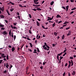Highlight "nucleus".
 <instances>
[{
    "instance_id": "nucleus-1",
    "label": "nucleus",
    "mask_w": 76,
    "mask_h": 76,
    "mask_svg": "<svg viewBox=\"0 0 76 76\" xmlns=\"http://www.w3.org/2000/svg\"><path fill=\"white\" fill-rule=\"evenodd\" d=\"M2 33L3 35H7V33L6 31H4Z\"/></svg>"
},
{
    "instance_id": "nucleus-2",
    "label": "nucleus",
    "mask_w": 76,
    "mask_h": 76,
    "mask_svg": "<svg viewBox=\"0 0 76 76\" xmlns=\"http://www.w3.org/2000/svg\"><path fill=\"white\" fill-rule=\"evenodd\" d=\"M75 73H76V72H75V71H73L72 72V75L73 76H74V75H75Z\"/></svg>"
},
{
    "instance_id": "nucleus-3",
    "label": "nucleus",
    "mask_w": 76,
    "mask_h": 76,
    "mask_svg": "<svg viewBox=\"0 0 76 76\" xmlns=\"http://www.w3.org/2000/svg\"><path fill=\"white\" fill-rule=\"evenodd\" d=\"M69 6H67L66 7V12H67L68 11V10L69 9Z\"/></svg>"
},
{
    "instance_id": "nucleus-4",
    "label": "nucleus",
    "mask_w": 76,
    "mask_h": 76,
    "mask_svg": "<svg viewBox=\"0 0 76 76\" xmlns=\"http://www.w3.org/2000/svg\"><path fill=\"white\" fill-rule=\"evenodd\" d=\"M12 52H13L14 51H15V48L13 47L12 48Z\"/></svg>"
},
{
    "instance_id": "nucleus-5",
    "label": "nucleus",
    "mask_w": 76,
    "mask_h": 76,
    "mask_svg": "<svg viewBox=\"0 0 76 76\" xmlns=\"http://www.w3.org/2000/svg\"><path fill=\"white\" fill-rule=\"evenodd\" d=\"M57 18H61V16L59 15H57L56 16Z\"/></svg>"
},
{
    "instance_id": "nucleus-6",
    "label": "nucleus",
    "mask_w": 76,
    "mask_h": 76,
    "mask_svg": "<svg viewBox=\"0 0 76 76\" xmlns=\"http://www.w3.org/2000/svg\"><path fill=\"white\" fill-rule=\"evenodd\" d=\"M37 10H38V11H39V10H40V11H41V10H42V9H40L39 8H38L37 9Z\"/></svg>"
},
{
    "instance_id": "nucleus-7",
    "label": "nucleus",
    "mask_w": 76,
    "mask_h": 76,
    "mask_svg": "<svg viewBox=\"0 0 76 76\" xmlns=\"http://www.w3.org/2000/svg\"><path fill=\"white\" fill-rule=\"evenodd\" d=\"M0 17H1V18L2 19V18H4V16L3 15H0Z\"/></svg>"
},
{
    "instance_id": "nucleus-8",
    "label": "nucleus",
    "mask_w": 76,
    "mask_h": 76,
    "mask_svg": "<svg viewBox=\"0 0 76 76\" xmlns=\"http://www.w3.org/2000/svg\"><path fill=\"white\" fill-rule=\"evenodd\" d=\"M63 53V52H61L60 53V54L58 53V54L57 56H61V54H62Z\"/></svg>"
},
{
    "instance_id": "nucleus-9",
    "label": "nucleus",
    "mask_w": 76,
    "mask_h": 76,
    "mask_svg": "<svg viewBox=\"0 0 76 76\" xmlns=\"http://www.w3.org/2000/svg\"><path fill=\"white\" fill-rule=\"evenodd\" d=\"M71 61L72 63L71 66H73V60H71Z\"/></svg>"
},
{
    "instance_id": "nucleus-10",
    "label": "nucleus",
    "mask_w": 76,
    "mask_h": 76,
    "mask_svg": "<svg viewBox=\"0 0 76 76\" xmlns=\"http://www.w3.org/2000/svg\"><path fill=\"white\" fill-rule=\"evenodd\" d=\"M65 38V36H64V34L62 37V39H64Z\"/></svg>"
},
{
    "instance_id": "nucleus-11",
    "label": "nucleus",
    "mask_w": 76,
    "mask_h": 76,
    "mask_svg": "<svg viewBox=\"0 0 76 76\" xmlns=\"http://www.w3.org/2000/svg\"><path fill=\"white\" fill-rule=\"evenodd\" d=\"M37 26H39L40 25H39V23L38 22V21L37 22Z\"/></svg>"
},
{
    "instance_id": "nucleus-12",
    "label": "nucleus",
    "mask_w": 76,
    "mask_h": 76,
    "mask_svg": "<svg viewBox=\"0 0 76 76\" xmlns=\"http://www.w3.org/2000/svg\"><path fill=\"white\" fill-rule=\"evenodd\" d=\"M6 11L7 12V13L8 14V15H10V13H9V11L7 10H6Z\"/></svg>"
},
{
    "instance_id": "nucleus-13",
    "label": "nucleus",
    "mask_w": 76,
    "mask_h": 76,
    "mask_svg": "<svg viewBox=\"0 0 76 76\" xmlns=\"http://www.w3.org/2000/svg\"><path fill=\"white\" fill-rule=\"evenodd\" d=\"M48 19H49L50 20H52L53 19V18H50V17H48Z\"/></svg>"
},
{
    "instance_id": "nucleus-14",
    "label": "nucleus",
    "mask_w": 76,
    "mask_h": 76,
    "mask_svg": "<svg viewBox=\"0 0 76 76\" xmlns=\"http://www.w3.org/2000/svg\"><path fill=\"white\" fill-rule=\"evenodd\" d=\"M68 34L69 35H71V31H69V33H68Z\"/></svg>"
},
{
    "instance_id": "nucleus-15",
    "label": "nucleus",
    "mask_w": 76,
    "mask_h": 76,
    "mask_svg": "<svg viewBox=\"0 0 76 76\" xmlns=\"http://www.w3.org/2000/svg\"><path fill=\"white\" fill-rule=\"evenodd\" d=\"M34 1V3H36L37 2V1H38V0H33Z\"/></svg>"
},
{
    "instance_id": "nucleus-16",
    "label": "nucleus",
    "mask_w": 76,
    "mask_h": 76,
    "mask_svg": "<svg viewBox=\"0 0 76 76\" xmlns=\"http://www.w3.org/2000/svg\"><path fill=\"white\" fill-rule=\"evenodd\" d=\"M29 44L30 45L31 47V48H32V47H33V45H32V43H30Z\"/></svg>"
},
{
    "instance_id": "nucleus-17",
    "label": "nucleus",
    "mask_w": 76,
    "mask_h": 76,
    "mask_svg": "<svg viewBox=\"0 0 76 76\" xmlns=\"http://www.w3.org/2000/svg\"><path fill=\"white\" fill-rule=\"evenodd\" d=\"M53 4H54V1H52L50 3V5H52Z\"/></svg>"
},
{
    "instance_id": "nucleus-18",
    "label": "nucleus",
    "mask_w": 76,
    "mask_h": 76,
    "mask_svg": "<svg viewBox=\"0 0 76 76\" xmlns=\"http://www.w3.org/2000/svg\"><path fill=\"white\" fill-rule=\"evenodd\" d=\"M10 3H11V4H12V5H15V4H14V3H13L12 2L10 1V2H9Z\"/></svg>"
},
{
    "instance_id": "nucleus-19",
    "label": "nucleus",
    "mask_w": 76,
    "mask_h": 76,
    "mask_svg": "<svg viewBox=\"0 0 76 76\" xmlns=\"http://www.w3.org/2000/svg\"><path fill=\"white\" fill-rule=\"evenodd\" d=\"M66 54H67V53H66V52H65V53L64 54H63V57H64V56H65V55H66Z\"/></svg>"
},
{
    "instance_id": "nucleus-20",
    "label": "nucleus",
    "mask_w": 76,
    "mask_h": 76,
    "mask_svg": "<svg viewBox=\"0 0 76 76\" xmlns=\"http://www.w3.org/2000/svg\"><path fill=\"white\" fill-rule=\"evenodd\" d=\"M66 23H69L68 22H67L66 21L64 22V24H66Z\"/></svg>"
},
{
    "instance_id": "nucleus-21",
    "label": "nucleus",
    "mask_w": 76,
    "mask_h": 76,
    "mask_svg": "<svg viewBox=\"0 0 76 76\" xmlns=\"http://www.w3.org/2000/svg\"><path fill=\"white\" fill-rule=\"evenodd\" d=\"M13 10H14V8H12V9H10V12H13Z\"/></svg>"
},
{
    "instance_id": "nucleus-22",
    "label": "nucleus",
    "mask_w": 76,
    "mask_h": 76,
    "mask_svg": "<svg viewBox=\"0 0 76 76\" xmlns=\"http://www.w3.org/2000/svg\"><path fill=\"white\" fill-rule=\"evenodd\" d=\"M54 35H55L56 36H57V34L56 33V32H54Z\"/></svg>"
},
{
    "instance_id": "nucleus-23",
    "label": "nucleus",
    "mask_w": 76,
    "mask_h": 76,
    "mask_svg": "<svg viewBox=\"0 0 76 76\" xmlns=\"http://www.w3.org/2000/svg\"><path fill=\"white\" fill-rule=\"evenodd\" d=\"M57 59L58 61H59V56H58V55L57 56Z\"/></svg>"
},
{
    "instance_id": "nucleus-24",
    "label": "nucleus",
    "mask_w": 76,
    "mask_h": 76,
    "mask_svg": "<svg viewBox=\"0 0 76 76\" xmlns=\"http://www.w3.org/2000/svg\"><path fill=\"white\" fill-rule=\"evenodd\" d=\"M63 57H61V56L60 57V59H59V60H61V59H63Z\"/></svg>"
},
{
    "instance_id": "nucleus-25",
    "label": "nucleus",
    "mask_w": 76,
    "mask_h": 76,
    "mask_svg": "<svg viewBox=\"0 0 76 76\" xmlns=\"http://www.w3.org/2000/svg\"><path fill=\"white\" fill-rule=\"evenodd\" d=\"M34 4H39V2H35L34 3Z\"/></svg>"
},
{
    "instance_id": "nucleus-26",
    "label": "nucleus",
    "mask_w": 76,
    "mask_h": 76,
    "mask_svg": "<svg viewBox=\"0 0 76 76\" xmlns=\"http://www.w3.org/2000/svg\"><path fill=\"white\" fill-rule=\"evenodd\" d=\"M55 23H54L53 25H52V27H53V28H54V27L55 26Z\"/></svg>"
},
{
    "instance_id": "nucleus-27",
    "label": "nucleus",
    "mask_w": 76,
    "mask_h": 76,
    "mask_svg": "<svg viewBox=\"0 0 76 76\" xmlns=\"http://www.w3.org/2000/svg\"><path fill=\"white\" fill-rule=\"evenodd\" d=\"M1 26V27H2L3 28V27H4V25H2V24H1V26Z\"/></svg>"
},
{
    "instance_id": "nucleus-28",
    "label": "nucleus",
    "mask_w": 76,
    "mask_h": 76,
    "mask_svg": "<svg viewBox=\"0 0 76 76\" xmlns=\"http://www.w3.org/2000/svg\"><path fill=\"white\" fill-rule=\"evenodd\" d=\"M70 59H71L72 60H73V57H70L69 58Z\"/></svg>"
},
{
    "instance_id": "nucleus-29",
    "label": "nucleus",
    "mask_w": 76,
    "mask_h": 76,
    "mask_svg": "<svg viewBox=\"0 0 76 76\" xmlns=\"http://www.w3.org/2000/svg\"><path fill=\"white\" fill-rule=\"evenodd\" d=\"M1 11H2V12H4V7H2L1 10Z\"/></svg>"
},
{
    "instance_id": "nucleus-30",
    "label": "nucleus",
    "mask_w": 76,
    "mask_h": 76,
    "mask_svg": "<svg viewBox=\"0 0 76 76\" xmlns=\"http://www.w3.org/2000/svg\"><path fill=\"white\" fill-rule=\"evenodd\" d=\"M76 8L75 7L74 8H73L71 9V10H76Z\"/></svg>"
},
{
    "instance_id": "nucleus-31",
    "label": "nucleus",
    "mask_w": 76,
    "mask_h": 76,
    "mask_svg": "<svg viewBox=\"0 0 76 76\" xmlns=\"http://www.w3.org/2000/svg\"><path fill=\"white\" fill-rule=\"evenodd\" d=\"M67 49H65L64 51L63 52V53H66V51H67Z\"/></svg>"
},
{
    "instance_id": "nucleus-32",
    "label": "nucleus",
    "mask_w": 76,
    "mask_h": 76,
    "mask_svg": "<svg viewBox=\"0 0 76 76\" xmlns=\"http://www.w3.org/2000/svg\"><path fill=\"white\" fill-rule=\"evenodd\" d=\"M7 73V70H5V71H4V73Z\"/></svg>"
},
{
    "instance_id": "nucleus-33",
    "label": "nucleus",
    "mask_w": 76,
    "mask_h": 76,
    "mask_svg": "<svg viewBox=\"0 0 76 76\" xmlns=\"http://www.w3.org/2000/svg\"><path fill=\"white\" fill-rule=\"evenodd\" d=\"M7 60H9V56H8V55H7Z\"/></svg>"
},
{
    "instance_id": "nucleus-34",
    "label": "nucleus",
    "mask_w": 76,
    "mask_h": 76,
    "mask_svg": "<svg viewBox=\"0 0 76 76\" xmlns=\"http://www.w3.org/2000/svg\"><path fill=\"white\" fill-rule=\"evenodd\" d=\"M71 66V64H69L68 66V69H69V67H70V66Z\"/></svg>"
},
{
    "instance_id": "nucleus-35",
    "label": "nucleus",
    "mask_w": 76,
    "mask_h": 76,
    "mask_svg": "<svg viewBox=\"0 0 76 76\" xmlns=\"http://www.w3.org/2000/svg\"><path fill=\"white\" fill-rule=\"evenodd\" d=\"M4 20L6 23H8V21L7 20Z\"/></svg>"
},
{
    "instance_id": "nucleus-36",
    "label": "nucleus",
    "mask_w": 76,
    "mask_h": 76,
    "mask_svg": "<svg viewBox=\"0 0 76 76\" xmlns=\"http://www.w3.org/2000/svg\"><path fill=\"white\" fill-rule=\"evenodd\" d=\"M8 67H9V65H6V67L7 68V69H8Z\"/></svg>"
},
{
    "instance_id": "nucleus-37",
    "label": "nucleus",
    "mask_w": 76,
    "mask_h": 76,
    "mask_svg": "<svg viewBox=\"0 0 76 76\" xmlns=\"http://www.w3.org/2000/svg\"><path fill=\"white\" fill-rule=\"evenodd\" d=\"M47 48L46 47H45V48H43V49H44L45 50H47Z\"/></svg>"
},
{
    "instance_id": "nucleus-38",
    "label": "nucleus",
    "mask_w": 76,
    "mask_h": 76,
    "mask_svg": "<svg viewBox=\"0 0 76 76\" xmlns=\"http://www.w3.org/2000/svg\"><path fill=\"white\" fill-rule=\"evenodd\" d=\"M29 16L30 17V18H32V16H31V14H29Z\"/></svg>"
},
{
    "instance_id": "nucleus-39",
    "label": "nucleus",
    "mask_w": 76,
    "mask_h": 76,
    "mask_svg": "<svg viewBox=\"0 0 76 76\" xmlns=\"http://www.w3.org/2000/svg\"><path fill=\"white\" fill-rule=\"evenodd\" d=\"M37 52H39V48H37Z\"/></svg>"
},
{
    "instance_id": "nucleus-40",
    "label": "nucleus",
    "mask_w": 76,
    "mask_h": 76,
    "mask_svg": "<svg viewBox=\"0 0 76 76\" xmlns=\"http://www.w3.org/2000/svg\"><path fill=\"white\" fill-rule=\"evenodd\" d=\"M74 13V11H72L70 12V15H72V13Z\"/></svg>"
},
{
    "instance_id": "nucleus-41",
    "label": "nucleus",
    "mask_w": 76,
    "mask_h": 76,
    "mask_svg": "<svg viewBox=\"0 0 76 76\" xmlns=\"http://www.w3.org/2000/svg\"><path fill=\"white\" fill-rule=\"evenodd\" d=\"M13 24L15 26H16V24H17V23H14Z\"/></svg>"
},
{
    "instance_id": "nucleus-42",
    "label": "nucleus",
    "mask_w": 76,
    "mask_h": 76,
    "mask_svg": "<svg viewBox=\"0 0 76 76\" xmlns=\"http://www.w3.org/2000/svg\"><path fill=\"white\" fill-rule=\"evenodd\" d=\"M71 2H72V3H73V2H74L75 1L74 0H70Z\"/></svg>"
},
{
    "instance_id": "nucleus-43",
    "label": "nucleus",
    "mask_w": 76,
    "mask_h": 76,
    "mask_svg": "<svg viewBox=\"0 0 76 76\" xmlns=\"http://www.w3.org/2000/svg\"><path fill=\"white\" fill-rule=\"evenodd\" d=\"M33 6L34 7H37V6H38V5H35V4H33Z\"/></svg>"
},
{
    "instance_id": "nucleus-44",
    "label": "nucleus",
    "mask_w": 76,
    "mask_h": 76,
    "mask_svg": "<svg viewBox=\"0 0 76 76\" xmlns=\"http://www.w3.org/2000/svg\"><path fill=\"white\" fill-rule=\"evenodd\" d=\"M19 6L20 7H23V6H22V5L21 4H19Z\"/></svg>"
},
{
    "instance_id": "nucleus-45",
    "label": "nucleus",
    "mask_w": 76,
    "mask_h": 76,
    "mask_svg": "<svg viewBox=\"0 0 76 76\" xmlns=\"http://www.w3.org/2000/svg\"><path fill=\"white\" fill-rule=\"evenodd\" d=\"M46 64V62H43V65H45Z\"/></svg>"
},
{
    "instance_id": "nucleus-46",
    "label": "nucleus",
    "mask_w": 76,
    "mask_h": 76,
    "mask_svg": "<svg viewBox=\"0 0 76 76\" xmlns=\"http://www.w3.org/2000/svg\"><path fill=\"white\" fill-rule=\"evenodd\" d=\"M32 10H34V11H37V9H32Z\"/></svg>"
},
{
    "instance_id": "nucleus-47",
    "label": "nucleus",
    "mask_w": 76,
    "mask_h": 76,
    "mask_svg": "<svg viewBox=\"0 0 76 76\" xmlns=\"http://www.w3.org/2000/svg\"><path fill=\"white\" fill-rule=\"evenodd\" d=\"M29 34H32V32H31V30H29Z\"/></svg>"
},
{
    "instance_id": "nucleus-48",
    "label": "nucleus",
    "mask_w": 76,
    "mask_h": 76,
    "mask_svg": "<svg viewBox=\"0 0 76 76\" xmlns=\"http://www.w3.org/2000/svg\"><path fill=\"white\" fill-rule=\"evenodd\" d=\"M65 75H66V72H64L63 74V76H65Z\"/></svg>"
},
{
    "instance_id": "nucleus-49",
    "label": "nucleus",
    "mask_w": 76,
    "mask_h": 76,
    "mask_svg": "<svg viewBox=\"0 0 76 76\" xmlns=\"http://www.w3.org/2000/svg\"><path fill=\"white\" fill-rule=\"evenodd\" d=\"M16 35H14V41L15 40V39H16Z\"/></svg>"
},
{
    "instance_id": "nucleus-50",
    "label": "nucleus",
    "mask_w": 76,
    "mask_h": 76,
    "mask_svg": "<svg viewBox=\"0 0 76 76\" xmlns=\"http://www.w3.org/2000/svg\"><path fill=\"white\" fill-rule=\"evenodd\" d=\"M2 61H3V60H0V64H1L2 63Z\"/></svg>"
},
{
    "instance_id": "nucleus-51",
    "label": "nucleus",
    "mask_w": 76,
    "mask_h": 76,
    "mask_svg": "<svg viewBox=\"0 0 76 76\" xmlns=\"http://www.w3.org/2000/svg\"><path fill=\"white\" fill-rule=\"evenodd\" d=\"M67 64H68L67 63H66L65 64V67H66V66H67Z\"/></svg>"
},
{
    "instance_id": "nucleus-52",
    "label": "nucleus",
    "mask_w": 76,
    "mask_h": 76,
    "mask_svg": "<svg viewBox=\"0 0 76 76\" xmlns=\"http://www.w3.org/2000/svg\"><path fill=\"white\" fill-rule=\"evenodd\" d=\"M69 28H70V27L66 28V30H68V29H69Z\"/></svg>"
},
{
    "instance_id": "nucleus-53",
    "label": "nucleus",
    "mask_w": 76,
    "mask_h": 76,
    "mask_svg": "<svg viewBox=\"0 0 76 76\" xmlns=\"http://www.w3.org/2000/svg\"><path fill=\"white\" fill-rule=\"evenodd\" d=\"M62 8H63L64 9V10H66V8H65V7H62Z\"/></svg>"
},
{
    "instance_id": "nucleus-54",
    "label": "nucleus",
    "mask_w": 76,
    "mask_h": 76,
    "mask_svg": "<svg viewBox=\"0 0 76 76\" xmlns=\"http://www.w3.org/2000/svg\"><path fill=\"white\" fill-rule=\"evenodd\" d=\"M41 38V36H39L38 37V38H37V39H39Z\"/></svg>"
},
{
    "instance_id": "nucleus-55",
    "label": "nucleus",
    "mask_w": 76,
    "mask_h": 76,
    "mask_svg": "<svg viewBox=\"0 0 76 76\" xmlns=\"http://www.w3.org/2000/svg\"><path fill=\"white\" fill-rule=\"evenodd\" d=\"M5 54L4 53H3L1 55L2 57H3L4 56Z\"/></svg>"
},
{
    "instance_id": "nucleus-56",
    "label": "nucleus",
    "mask_w": 76,
    "mask_h": 76,
    "mask_svg": "<svg viewBox=\"0 0 76 76\" xmlns=\"http://www.w3.org/2000/svg\"><path fill=\"white\" fill-rule=\"evenodd\" d=\"M1 57H2V58H5L6 57V56L4 55V56H2Z\"/></svg>"
},
{
    "instance_id": "nucleus-57",
    "label": "nucleus",
    "mask_w": 76,
    "mask_h": 76,
    "mask_svg": "<svg viewBox=\"0 0 76 76\" xmlns=\"http://www.w3.org/2000/svg\"><path fill=\"white\" fill-rule=\"evenodd\" d=\"M46 47L48 49L50 48V47H49V46H48V45H46Z\"/></svg>"
},
{
    "instance_id": "nucleus-58",
    "label": "nucleus",
    "mask_w": 76,
    "mask_h": 76,
    "mask_svg": "<svg viewBox=\"0 0 76 76\" xmlns=\"http://www.w3.org/2000/svg\"><path fill=\"white\" fill-rule=\"evenodd\" d=\"M44 44H45V45L46 46V47H47V45H48L47 44V43L45 42L44 43Z\"/></svg>"
},
{
    "instance_id": "nucleus-59",
    "label": "nucleus",
    "mask_w": 76,
    "mask_h": 76,
    "mask_svg": "<svg viewBox=\"0 0 76 76\" xmlns=\"http://www.w3.org/2000/svg\"><path fill=\"white\" fill-rule=\"evenodd\" d=\"M29 69V68H28V67H27L26 68V71H28V69Z\"/></svg>"
},
{
    "instance_id": "nucleus-60",
    "label": "nucleus",
    "mask_w": 76,
    "mask_h": 76,
    "mask_svg": "<svg viewBox=\"0 0 76 76\" xmlns=\"http://www.w3.org/2000/svg\"><path fill=\"white\" fill-rule=\"evenodd\" d=\"M62 23V21L61 20L60 21H59L58 23Z\"/></svg>"
},
{
    "instance_id": "nucleus-61",
    "label": "nucleus",
    "mask_w": 76,
    "mask_h": 76,
    "mask_svg": "<svg viewBox=\"0 0 76 76\" xmlns=\"http://www.w3.org/2000/svg\"><path fill=\"white\" fill-rule=\"evenodd\" d=\"M27 39H28V40H29L30 41H31V39L29 38V37H27Z\"/></svg>"
},
{
    "instance_id": "nucleus-62",
    "label": "nucleus",
    "mask_w": 76,
    "mask_h": 76,
    "mask_svg": "<svg viewBox=\"0 0 76 76\" xmlns=\"http://www.w3.org/2000/svg\"><path fill=\"white\" fill-rule=\"evenodd\" d=\"M13 29H17V28H16V27L14 26V27H13Z\"/></svg>"
},
{
    "instance_id": "nucleus-63",
    "label": "nucleus",
    "mask_w": 76,
    "mask_h": 76,
    "mask_svg": "<svg viewBox=\"0 0 76 76\" xmlns=\"http://www.w3.org/2000/svg\"><path fill=\"white\" fill-rule=\"evenodd\" d=\"M52 45H53V47H54V46L56 45H55V44H53Z\"/></svg>"
},
{
    "instance_id": "nucleus-64",
    "label": "nucleus",
    "mask_w": 76,
    "mask_h": 76,
    "mask_svg": "<svg viewBox=\"0 0 76 76\" xmlns=\"http://www.w3.org/2000/svg\"><path fill=\"white\" fill-rule=\"evenodd\" d=\"M68 76H70V73L69 72H68Z\"/></svg>"
}]
</instances>
